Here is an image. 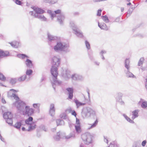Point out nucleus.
Instances as JSON below:
<instances>
[{
    "label": "nucleus",
    "mask_w": 147,
    "mask_h": 147,
    "mask_svg": "<svg viewBox=\"0 0 147 147\" xmlns=\"http://www.w3.org/2000/svg\"><path fill=\"white\" fill-rule=\"evenodd\" d=\"M81 139L84 143L86 145H89L93 142V136L88 133H85L81 135Z\"/></svg>",
    "instance_id": "1"
},
{
    "label": "nucleus",
    "mask_w": 147,
    "mask_h": 147,
    "mask_svg": "<svg viewBox=\"0 0 147 147\" xmlns=\"http://www.w3.org/2000/svg\"><path fill=\"white\" fill-rule=\"evenodd\" d=\"M34 10V12L30 11L29 12V14L31 16H34L35 18L38 17L40 14H42L45 12V11L40 8L36 7H32Z\"/></svg>",
    "instance_id": "2"
},
{
    "label": "nucleus",
    "mask_w": 147,
    "mask_h": 147,
    "mask_svg": "<svg viewBox=\"0 0 147 147\" xmlns=\"http://www.w3.org/2000/svg\"><path fill=\"white\" fill-rule=\"evenodd\" d=\"M58 67L51 66V72L53 77V83L55 84L57 82V76L58 75L57 71Z\"/></svg>",
    "instance_id": "3"
},
{
    "label": "nucleus",
    "mask_w": 147,
    "mask_h": 147,
    "mask_svg": "<svg viewBox=\"0 0 147 147\" xmlns=\"http://www.w3.org/2000/svg\"><path fill=\"white\" fill-rule=\"evenodd\" d=\"M69 47L68 44H63L61 42H58L56 45L54 46V49L56 51L58 50H62Z\"/></svg>",
    "instance_id": "4"
},
{
    "label": "nucleus",
    "mask_w": 147,
    "mask_h": 147,
    "mask_svg": "<svg viewBox=\"0 0 147 147\" xmlns=\"http://www.w3.org/2000/svg\"><path fill=\"white\" fill-rule=\"evenodd\" d=\"M60 63V59L59 57L54 56L52 59L51 61V66L58 67L59 66Z\"/></svg>",
    "instance_id": "5"
},
{
    "label": "nucleus",
    "mask_w": 147,
    "mask_h": 147,
    "mask_svg": "<svg viewBox=\"0 0 147 147\" xmlns=\"http://www.w3.org/2000/svg\"><path fill=\"white\" fill-rule=\"evenodd\" d=\"M57 17V20L58 22L60 25H63V22L65 18V16L63 14L61 13L58 15Z\"/></svg>",
    "instance_id": "6"
},
{
    "label": "nucleus",
    "mask_w": 147,
    "mask_h": 147,
    "mask_svg": "<svg viewBox=\"0 0 147 147\" xmlns=\"http://www.w3.org/2000/svg\"><path fill=\"white\" fill-rule=\"evenodd\" d=\"M83 101L84 102L83 103H82L80 102L78 100H76L74 101V102L76 104L77 107H79L80 106H83L86 104V102L87 100V99H86L84 96L82 98Z\"/></svg>",
    "instance_id": "7"
},
{
    "label": "nucleus",
    "mask_w": 147,
    "mask_h": 147,
    "mask_svg": "<svg viewBox=\"0 0 147 147\" xmlns=\"http://www.w3.org/2000/svg\"><path fill=\"white\" fill-rule=\"evenodd\" d=\"M25 109V114L27 115L28 116L31 115L34 113V110L32 108H30L29 106H26Z\"/></svg>",
    "instance_id": "8"
},
{
    "label": "nucleus",
    "mask_w": 147,
    "mask_h": 147,
    "mask_svg": "<svg viewBox=\"0 0 147 147\" xmlns=\"http://www.w3.org/2000/svg\"><path fill=\"white\" fill-rule=\"evenodd\" d=\"M69 94L68 98L71 99L73 98V89L72 88H68L66 89Z\"/></svg>",
    "instance_id": "9"
},
{
    "label": "nucleus",
    "mask_w": 147,
    "mask_h": 147,
    "mask_svg": "<svg viewBox=\"0 0 147 147\" xmlns=\"http://www.w3.org/2000/svg\"><path fill=\"white\" fill-rule=\"evenodd\" d=\"M3 117L4 119H6L9 118H13V115L10 112H7L4 113Z\"/></svg>",
    "instance_id": "10"
},
{
    "label": "nucleus",
    "mask_w": 147,
    "mask_h": 147,
    "mask_svg": "<svg viewBox=\"0 0 147 147\" xmlns=\"http://www.w3.org/2000/svg\"><path fill=\"white\" fill-rule=\"evenodd\" d=\"M26 64L27 66L29 67H31L33 66L32 61L28 59L26 60Z\"/></svg>",
    "instance_id": "11"
},
{
    "label": "nucleus",
    "mask_w": 147,
    "mask_h": 147,
    "mask_svg": "<svg viewBox=\"0 0 147 147\" xmlns=\"http://www.w3.org/2000/svg\"><path fill=\"white\" fill-rule=\"evenodd\" d=\"M138 110H135L132 112L133 116L132 118V119H134L136 117L138 116Z\"/></svg>",
    "instance_id": "12"
},
{
    "label": "nucleus",
    "mask_w": 147,
    "mask_h": 147,
    "mask_svg": "<svg viewBox=\"0 0 147 147\" xmlns=\"http://www.w3.org/2000/svg\"><path fill=\"white\" fill-rule=\"evenodd\" d=\"M22 125L21 122H16L14 125V127L17 129H20Z\"/></svg>",
    "instance_id": "13"
},
{
    "label": "nucleus",
    "mask_w": 147,
    "mask_h": 147,
    "mask_svg": "<svg viewBox=\"0 0 147 147\" xmlns=\"http://www.w3.org/2000/svg\"><path fill=\"white\" fill-rule=\"evenodd\" d=\"M32 120L33 118L32 117H30L28 119L26 120L25 122L27 124H30L31 123Z\"/></svg>",
    "instance_id": "14"
},
{
    "label": "nucleus",
    "mask_w": 147,
    "mask_h": 147,
    "mask_svg": "<svg viewBox=\"0 0 147 147\" xmlns=\"http://www.w3.org/2000/svg\"><path fill=\"white\" fill-rule=\"evenodd\" d=\"M9 54V52L7 51H3L2 50L1 57L7 56Z\"/></svg>",
    "instance_id": "15"
},
{
    "label": "nucleus",
    "mask_w": 147,
    "mask_h": 147,
    "mask_svg": "<svg viewBox=\"0 0 147 147\" xmlns=\"http://www.w3.org/2000/svg\"><path fill=\"white\" fill-rule=\"evenodd\" d=\"M75 129L76 131L78 133H80L81 132L82 130L80 125H75Z\"/></svg>",
    "instance_id": "16"
},
{
    "label": "nucleus",
    "mask_w": 147,
    "mask_h": 147,
    "mask_svg": "<svg viewBox=\"0 0 147 147\" xmlns=\"http://www.w3.org/2000/svg\"><path fill=\"white\" fill-rule=\"evenodd\" d=\"M37 18H38V19H40L41 20L45 21H47V18L44 17V16L43 15H39L38 17Z\"/></svg>",
    "instance_id": "17"
},
{
    "label": "nucleus",
    "mask_w": 147,
    "mask_h": 147,
    "mask_svg": "<svg viewBox=\"0 0 147 147\" xmlns=\"http://www.w3.org/2000/svg\"><path fill=\"white\" fill-rule=\"evenodd\" d=\"M12 118H9L6 119V121L9 124L12 125L13 123V121L12 119Z\"/></svg>",
    "instance_id": "18"
},
{
    "label": "nucleus",
    "mask_w": 147,
    "mask_h": 147,
    "mask_svg": "<svg viewBox=\"0 0 147 147\" xmlns=\"http://www.w3.org/2000/svg\"><path fill=\"white\" fill-rule=\"evenodd\" d=\"M26 75L20 77L18 80L20 82H22L26 78Z\"/></svg>",
    "instance_id": "19"
},
{
    "label": "nucleus",
    "mask_w": 147,
    "mask_h": 147,
    "mask_svg": "<svg viewBox=\"0 0 147 147\" xmlns=\"http://www.w3.org/2000/svg\"><path fill=\"white\" fill-rule=\"evenodd\" d=\"M102 19L106 23H108L109 22V20L108 17L106 15H105L104 16H103Z\"/></svg>",
    "instance_id": "20"
},
{
    "label": "nucleus",
    "mask_w": 147,
    "mask_h": 147,
    "mask_svg": "<svg viewBox=\"0 0 147 147\" xmlns=\"http://www.w3.org/2000/svg\"><path fill=\"white\" fill-rule=\"evenodd\" d=\"M0 80L3 81H5L6 80V78L1 73H0Z\"/></svg>",
    "instance_id": "21"
},
{
    "label": "nucleus",
    "mask_w": 147,
    "mask_h": 147,
    "mask_svg": "<svg viewBox=\"0 0 147 147\" xmlns=\"http://www.w3.org/2000/svg\"><path fill=\"white\" fill-rule=\"evenodd\" d=\"M55 109L54 105L53 104H51L50 106V113H51V112H55Z\"/></svg>",
    "instance_id": "22"
},
{
    "label": "nucleus",
    "mask_w": 147,
    "mask_h": 147,
    "mask_svg": "<svg viewBox=\"0 0 147 147\" xmlns=\"http://www.w3.org/2000/svg\"><path fill=\"white\" fill-rule=\"evenodd\" d=\"M141 106L143 108H146L147 107V102H143L141 105Z\"/></svg>",
    "instance_id": "23"
},
{
    "label": "nucleus",
    "mask_w": 147,
    "mask_h": 147,
    "mask_svg": "<svg viewBox=\"0 0 147 147\" xmlns=\"http://www.w3.org/2000/svg\"><path fill=\"white\" fill-rule=\"evenodd\" d=\"M129 60L128 59H127L125 62V67L128 69L129 67Z\"/></svg>",
    "instance_id": "24"
},
{
    "label": "nucleus",
    "mask_w": 147,
    "mask_h": 147,
    "mask_svg": "<svg viewBox=\"0 0 147 147\" xmlns=\"http://www.w3.org/2000/svg\"><path fill=\"white\" fill-rule=\"evenodd\" d=\"M13 1L17 5H21L22 4V3L20 0H14Z\"/></svg>",
    "instance_id": "25"
},
{
    "label": "nucleus",
    "mask_w": 147,
    "mask_h": 147,
    "mask_svg": "<svg viewBox=\"0 0 147 147\" xmlns=\"http://www.w3.org/2000/svg\"><path fill=\"white\" fill-rule=\"evenodd\" d=\"M124 116L127 121L131 123H134V121L131 119L130 118L127 116L125 115H124Z\"/></svg>",
    "instance_id": "26"
},
{
    "label": "nucleus",
    "mask_w": 147,
    "mask_h": 147,
    "mask_svg": "<svg viewBox=\"0 0 147 147\" xmlns=\"http://www.w3.org/2000/svg\"><path fill=\"white\" fill-rule=\"evenodd\" d=\"M33 71L31 69H28L26 71V74L27 75H30L32 74Z\"/></svg>",
    "instance_id": "27"
},
{
    "label": "nucleus",
    "mask_w": 147,
    "mask_h": 147,
    "mask_svg": "<svg viewBox=\"0 0 147 147\" xmlns=\"http://www.w3.org/2000/svg\"><path fill=\"white\" fill-rule=\"evenodd\" d=\"M70 26L71 28H76V26L73 21H71L70 22Z\"/></svg>",
    "instance_id": "28"
},
{
    "label": "nucleus",
    "mask_w": 147,
    "mask_h": 147,
    "mask_svg": "<svg viewBox=\"0 0 147 147\" xmlns=\"http://www.w3.org/2000/svg\"><path fill=\"white\" fill-rule=\"evenodd\" d=\"M14 98L17 101H19L20 100V98H19V97L18 96L15 94H12Z\"/></svg>",
    "instance_id": "29"
},
{
    "label": "nucleus",
    "mask_w": 147,
    "mask_h": 147,
    "mask_svg": "<svg viewBox=\"0 0 147 147\" xmlns=\"http://www.w3.org/2000/svg\"><path fill=\"white\" fill-rule=\"evenodd\" d=\"M11 45L13 46H13L16 47H17L19 45V43L18 42H13L11 43Z\"/></svg>",
    "instance_id": "30"
},
{
    "label": "nucleus",
    "mask_w": 147,
    "mask_h": 147,
    "mask_svg": "<svg viewBox=\"0 0 147 147\" xmlns=\"http://www.w3.org/2000/svg\"><path fill=\"white\" fill-rule=\"evenodd\" d=\"M61 120L60 119H58L56 120V122L57 126L60 125H61Z\"/></svg>",
    "instance_id": "31"
},
{
    "label": "nucleus",
    "mask_w": 147,
    "mask_h": 147,
    "mask_svg": "<svg viewBox=\"0 0 147 147\" xmlns=\"http://www.w3.org/2000/svg\"><path fill=\"white\" fill-rule=\"evenodd\" d=\"M98 123V121L97 120H96L95 121L94 123L92 125L91 127V128H92L95 127L96 125Z\"/></svg>",
    "instance_id": "32"
},
{
    "label": "nucleus",
    "mask_w": 147,
    "mask_h": 147,
    "mask_svg": "<svg viewBox=\"0 0 147 147\" xmlns=\"http://www.w3.org/2000/svg\"><path fill=\"white\" fill-rule=\"evenodd\" d=\"M57 1L58 0H50V3L54 4L57 3Z\"/></svg>",
    "instance_id": "33"
},
{
    "label": "nucleus",
    "mask_w": 147,
    "mask_h": 147,
    "mask_svg": "<svg viewBox=\"0 0 147 147\" xmlns=\"http://www.w3.org/2000/svg\"><path fill=\"white\" fill-rule=\"evenodd\" d=\"M102 11V10L100 9H99L97 11V15L98 16H100L101 15V13Z\"/></svg>",
    "instance_id": "34"
},
{
    "label": "nucleus",
    "mask_w": 147,
    "mask_h": 147,
    "mask_svg": "<svg viewBox=\"0 0 147 147\" xmlns=\"http://www.w3.org/2000/svg\"><path fill=\"white\" fill-rule=\"evenodd\" d=\"M54 12L55 14H61V10L60 9H58L54 11Z\"/></svg>",
    "instance_id": "35"
},
{
    "label": "nucleus",
    "mask_w": 147,
    "mask_h": 147,
    "mask_svg": "<svg viewBox=\"0 0 147 147\" xmlns=\"http://www.w3.org/2000/svg\"><path fill=\"white\" fill-rule=\"evenodd\" d=\"M10 83L12 84L15 83L16 82V80L14 79H11L10 80Z\"/></svg>",
    "instance_id": "36"
},
{
    "label": "nucleus",
    "mask_w": 147,
    "mask_h": 147,
    "mask_svg": "<svg viewBox=\"0 0 147 147\" xmlns=\"http://www.w3.org/2000/svg\"><path fill=\"white\" fill-rule=\"evenodd\" d=\"M85 44L87 48L89 49L90 48V45L89 43L87 41H85Z\"/></svg>",
    "instance_id": "37"
},
{
    "label": "nucleus",
    "mask_w": 147,
    "mask_h": 147,
    "mask_svg": "<svg viewBox=\"0 0 147 147\" xmlns=\"http://www.w3.org/2000/svg\"><path fill=\"white\" fill-rule=\"evenodd\" d=\"M36 128V125L31 126L29 127L28 131H30Z\"/></svg>",
    "instance_id": "38"
},
{
    "label": "nucleus",
    "mask_w": 147,
    "mask_h": 147,
    "mask_svg": "<svg viewBox=\"0 0 147 147\" xmlns=\"http://www.w3.org/2000/svg\"><path fill=\"white\" fill-rule=\"evenodd\" d=\"M76 125H80V123L79 120L76 117Z\"/></svg>",
    "instance_id": "39"
},
{
    "label": "nucleus",
    "mask_w": 147,
    "mask_h": 147,
    "mask_svg": "<svg viewBox=\"0 0 147 147\" xmlns=\"http://www.w3.org/2000/svg\"><path fill=\"white\" fill-rule=\"evenodd\" d=\"M144 60V59L143 58H141L140 59L138 64L139 65H141L142 64Z\"/></svg>",
    "instance_id": "40"
},
{
    "label": "nucleus",
    "mask_w": 147,
    "mask_h": 147,
    "mask_svg": "<svg viewBox=\"0 0 147 147\" xmlns=\"http://www.w3.org/2000/svg\"><path fill=\"white\" fill-rule=\"evenodd\" d=\"M144 24L143 23H140L138 25V28L144 26Z\"/></svg>",
    "instance_id": "41"
},
{
    "label": "nucleus",
    "mask_w": 147,
    "mask_h": 147,
    "mask_svg": "<svg viewBox=\"0 0 147 147\" xmlns=\"http://www.w3.org/2000/svg\"><path fill=\"white\" fill-rule=\"evenodd\" d=\"M133 10V9H132V8H131V9H129L128 11L127 12V13H129L130 14H131V13H132Z\"/></svg>",
    "instance_id": "42"
},
{
    "label": "nucleus",
    "mask_w": 147,
    "mask_h": 147,
    "mask_svg": "<svg viewBox=\"0 0 147 147\" xmlns=\"http://www.w3.org/2000/svg\"><path fill=\"white\" fill-rule=\"evenodd\" d=\"M109 147H119L118 145H115L113 144H111Z\"/></svg>",
    "instance_id": "43"
},
{
    "label": "nucleus",
    "mask_w": 147,
    "mask_h": 147,
    "mask_svg": "<svg viewBox=\"0 0 147 147\" xmlns=\"http://www.w3.org/2000/svg\"><path fill=\"white\" fill-rule=\"evenodd\" d=\"M71 114L75 116V117H76V112L74 111H73L71 112Z\"/></svg>",
    "instance_id": "44"
},
{
    "label": "nucleus",
    "mask_w": 147,
    "mask_h": 147,
    "mask_svg": "<svg viewBox=\"0 0 147 147\" xmlns=\"http://www.w3.org/2000/svg\"><path fill=\"white\" fill-rule=\"evenodd\" d=\"M22 59L25 58V57H28L24 54H21L20 55Z\"/></svg>",
    "instance_id": "45"
},
{
    "label": "nucleus",
    "mask_w": 147,
    "mask_h": 147,
    "mask_svg": "<svg viewBox=\"0 0 147 147\" xmlns=\"http://www.w3.org/2000/svg\"><path fill=\"white\" fill-rule=\"evenodd\" d=\"M146 143V140H144V141H143L142 143V146H145Z\"/></svg>",
    "instance_id": "46"
},
{
    "label": "nucleus",
    "mask_w": 147,
    "mask_h": 147,
    "mask_svg": "<svg viewBox=\"0 0 147 147\" xmlns=\"http://www.w3.org/2000/svg\"><path fill=\"white\" fill-rule=\"evenodd\" d=\"M49 39V40H52L53 39V37H52L51 36H48Z\"/></svg>",
    "instance_id": "47"
},
{
    "label": "nucleus",
    "mask_w": 147,
    "mask_h": 147,
    "mask_svg": "<svg viewBox=\"0 0 147 147\" xmlns=\"http://www.w3.org/2000/svg\"><path fill=\"white\" fill-rule=\"evenodd\" d=\"M55 14H54L53 13H52L50 15L51 16V17L52 19H53V18L55 16Z\"/></svg>",
    "instance_id": "48"
},
{
    "label": "nucleus",
    "mask_w": 147,
    "mask_h": 147,
    "mask_svg": "<svg viewBox=\"0 0 147 147\" xmlns=\"http://www.w3.org/2000/svg\"><path fill=\"white\" fill-rule=\"evenodd\" d=\"M44 1L45 3H50V0H44Z\"/></svg>",
    "instance_id": "49"
},
{
    "label": "nucleus",
    "mask_w": 147,
    "mask_h": 147,
    "mask_svg": "<svg viewBox=\"0 0 147 147\" xmlns=\"http://www.w3.org/2000/svg\"><path fill=\"white\" fill-rule=\"evenodd\" d=\"M47 12L48 13H49L51 15L53 13L52 12V11L51 10H48L47 11Z\"/></svg>",
    "instance_id": "50"
},
{
    "label": "nucleus",
    "mask_w": 147,
    "mask_h": 147,
    "mask_svg": "<svg viewBox=\"0 0 147 147\" xmlns=\"http://www.w3.org/2000/svg\"><path fill=\"white\" fill-rule=\"evenodd\" d=\"M33 106L35 108L36 107L38 106V105L37 104H34L33 105Z\"/></svg>",
    "instance_id": "51"
},
{
    "label": "nucleus",
    "mask_w": 147,
    "mask_h": 147,
    "mask_svg": "<svg viewBox=\"0 0 147 147\" xmlns=\"http://www.w3.org/2000/svg\"><path fill=\"white\" fill-rule=\"evenodd\" d=\"M101 26H102V27H105V28H106V25L105 24V23H103L102 25Z\"/></svg>",
    "instance_id": "52"
},
{
    "label": "nucleus",
    "mask_w": 147,
    "mask_h": 147,
    "mask_svg": "<svg viewBox=\"0 0 147 147\" xmlns=\"http://www.w3.org/2000/svg\"><path fill=\"white\" fill-rule=\"evenodd\" d=\"M10 91H12L13 92H18V91L17 90H14V89H11L10 90Z\"/></svg>",
    "instance_id": "53"
},
{
    "label": "nucleus",
    "mask_w": 147,
    "mask_h": 147,
    "mask_svg": "<svg viewBox=\"0 0 147 147\" xmlns=\"http://www.w3.org/2000/svg\"><path fill=\"white\" fill-rule=\"evenodd\" d=\"M64 115H65V116H64V117H63L61 115H60L61 117V118H63V119H64L65 117H66V114H64Z\"/></svg>",
    "instance_id": "54"
},
{
    "label": "nucleus",
    "mask_w": 147,
    "mask_h": 147,
    "mask_svg": "<svg viewBox=\"0 0 147 147\" xmlns=\"http://www.w3.org/2000/svg\"><path fill=\"white\" fill-rule=\"evenodd\" d=\"M2 102L3 103H5L6 101L4 99H2Z\"/></svg>",
    "instance_id": "55"
},
{
    "label": "nucleus",
    "mask_w": 147,
    "mask_h": 147,
    "mask_svg": "<svg viewBox=\"0 0 147 147\" xmlns=\"http://www.w3.org/2000/svg\"><path fill=\"white\" fill-rule=\"evenodd\" d=\"M129 74L130 75V74H131V75H129L128 76L129 77H133V74H131V73H129Z\"/></svg>",
    "instance_id": "56"
},
{
    "label": "nucleus",
    "mask_w": 147,
    "mask_h": 147,
    "mask_svg": "<svg viewBox=\"0 0 147 147\" xmlns=\"http://www.w3.org/2000/svg\"><path fill=\"white\" fill-rule=\"evenodd\" d=\"M101 25H100V23L98 22V27H99V28H102V26H101Z\"/></svg>",
    "instance_id": "57"
},
{
    "label": "nucleus",
    "mask_w": 147,
    "mask_h": 147,
    "mask_svg": "<svg viewBox=\"0 0 147 147\" xmlns=\"http://www.w3.org/2000/svg\"><path fill=\"white\" fill-rule=\"evenodd\" d=\"M130 15V14L129 13H127V14L126 15V16H127V18H128V17Z\"/></svg>",
    "instance_id": "58"
},
{
    "label": "nucleus",
    "mask_w": 147,
    "mask_h": 147,
    "mask_svg": "<svg viewBox=\"0 0 147 147\" xmlns=\"http://www.w3.org/2000/svg\"><path fill=\"white\" fill-rule=\"evenodd\" d=\"M121 11L123 12L124 11V8L123 7H121Z\"/></svg>",
    "instance_id": "59"
},
{
    "label": "nucleus",
    "mask_w": 147,
    "mask_h": 147,
    "mask_svg": "<svg viewBox=\"0 0 147 147\" xmlns=\"http://www.w3.org/2000/svg\"><path fill=\"white\" fill-rule=\"evenodd\" d=\"M78 14H79V13H78V12H75L74 13V15H78Z\"/></svg>",
    "instance_id": "60"
},
{
    "label": "nucleus",
    "mask_w": 147,
    "mask_h": 147,
    "mask_svg": "<svg viewBox=\"0 0 147 147\" xmlns=\"http://www.w3.org/2000/svg\"><path fill=\"white\" fill-rule=\"evenodd\" d=\"M129 3H127V5H131V3H130V2H129Z\"/></svg>",
    "instance_id": "61"
},
{
    "label": "nucleus",
    "mask_w": 147,
    "mask_h": 147,
    "mask_svg": "<svg viewBox=\"0 0 147 147\" xmlns=\"http://www.w3.org/2000/svg\"><path fill=\"white\" fill-rule=\"evenodd\" d=\"M2 50L0 49V57H1Z\"/></svg>",
    "instance_id": "62"
},
{
    "label": "nucleus",
    "mask_w": 147,
    "mask_h": 147,
    "mask_svg": "<svg viewBox=\"0 0 147 147\" xmlns=\"http://www.w3.org/2000/svg\"><path fill=\"white\" fill-rule=\"evenodd\" d=\"M22 130L23 131H24L25 130V128L24 127H23L22 128Z\"/></svg>",
    "instance_id": "63"
},
{
    "label": "nucleus",
    "mask_w": 147,
    "mask_h": 147,
    "mask_svg": "<svg viewBox=\"0 0 147 147\" xmlns=\"http://www.w3.org/2000/svg\"><path fill=\"white\" fill-rule=\"evenodd\" d=\"M145 86H146V88L147 89V84H146Z\"/></svg>",
    "instance_id": "64"
}]
</instances>
